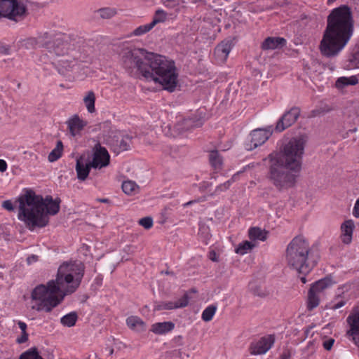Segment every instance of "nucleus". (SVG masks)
I'll return each instance as SVG.
<instances>
[{"label": "nucleus", "instance_id": "nucleus-1", "mask_svg": "<svg viewBox=\"0 0 359 359\" xmlns=\"http://www.w3.org/2000/svg\"><path fill=\"white\" fill-rule=\"evenodd\" d=\"M122 67L132 76H142L160 84L164 90L173 92L179 74L172 60L149 52L144 48H126L121 55Z\"/></svg>", "mask_w": 359, "mask_h": 359}, {"label": "nucleus", "instance_id": "nucleus-2", "mask_svg": "<svg viewBox=\"0 0 359 359\" xmlns=\"http://www.w3.org/2000/svg\"><path fill=\"white\" fill-rule=\"evenodd\" d=\"M122 67L132 76H142L160 84L164 90L173 92L179 74L172 60L149 52L144 48H126L121 55Z\"/></svg>", "mask_w": 359, "mask_h": 359}, {"label": "nucleus", "instance_id": "nucleus-3", "mask_svg": "<svg viewBox=\"0 0 359 359\" xmlns=\"http://www.w3.org/2000/svg\"><path fill=\"white\" fill-rule=\"evenodd\" d=\"M84 274L81 262H66L60 266L55 280L41 284L31 293L32 309L50 312L63 300L65 296L74 292L79 287Z\"/></svg>", "mask_w": 359, "mask_h": 359}, {"label": "nucleus", "instance_id": "nucleus-4", "mask_svg": "<svg viewBox=\"0 0 359 359\" xmlns=\"http://www.w3.org/2000/svg\"><path fill=\"white\" fill-rule=\"evenodd\" d=\"M307 137L300 135L291 138L280 148V156H271V180L278 189L294 186L302 170Z\"/></svg>", "mask_w": 359, "mask_h": 359}, {"label": "nucleus", "instance_id": "nucleus-5", "mask_svg": "<svg viewBox=\"0 0 359 359\" xmlns=\"http://www.w3.org/2000/svg\"><path fill=\"white\" fill-rule=\"evenodd\" d=\"M354 24L351 9L341 6L333 9L327 18V25L319 44L322 55L337 56L353 36Z\"/></svg>", "mask_w": 359, "mask_h": 359}, {"label": "nucleus", "instance_id": "nucleus-6", "mask_svg": "<svg viewBox=\"0 0 359 359\" xmlns=\"http://www.w3.org/2000/svg\"><path fill=\"white\" fill-rule=\"evenodd\" d=\"M18 218L29 229L44 227L49 222L48 215H55L60 210V199L53 200L52 196L43 198L31 189L18 198Z\"/></svg>", "mask_w": 359, "mask_h": 359}, {"label": "nucleus", "instance_id": "nucleus-7", "mask_svg": "<svg viewBox=\"0 0 359 359\" xmlns=\"http://www.w3.org/2000/svg\"><path fill=\"white\" fill-rule=\"evenodd\" d=\"M320 256L310 246L303 236L292 238L285 250V259L288 266L299 274H308L316 266Z\"/></svg>", "mask_w": 359, "mask_h": 359}, {"label": "nucleus", "instance_id": "nucleus-8", "mask_svg": "<svg viewBox=\"0 0 359 359\" xmlns=\"http://www.w3.org/2000/svg\"><path fill=\"white\" fill-rule=\"evenodd\" d=\"M334 282L331 277L327 276L313 283L309 290L307 297V309L312 311L316 308L327 289L331 287Z\"/></svg>", "mask_w": 359, "mask_h": 359}, {"label": "nucleus", "instance_id": "nucleus-9", "mask_svg": "<svg viewBox=\"0 0 359 359\" xmlns=\"http://www.w3.org/2000/svg\"><path fill=\"white\" fill-rule=\"evenodd\" d=\"M27 14V6L20 0H0V18L18 21Z\"/></svg>", "mask_w": 359, "mask_h": 359}, {"label": "nucleus", "instance_id": "nucleus-10", "mask_svg": "<svg viewBox=\"0 0 359 359\" xmlns=\"http://www.w3.org/2000/svg\"><path fill=\"white\" fill-rule=\"evenodd\" d=\"M110 155L107 149L100 143H97L93 149L92 160L90 165L95 169H102L109 165Z\"/></svg>", "mask_w": 359, "mask_h": 359}, {"label": "nucleus", "instance_id": "nucleus-11", "mask_svg": "<svg viewBox=\"0 0 359 359\" xmlns=\"http://www.w3.org/2000/svg\"><path fill=\"white\" fill-rule=\"evenodd\" d=\"M300 115V109L293 107L285 111L276 123L274 131L281 133L292 126L298 119Z\"/></svg>", "mask_w": 359, "mask_h": 359}, {"label": "nucleus", "instance_id": "nucleus-12", "mask_svg": "<svg viewBox=\"0 0 359 359\" xmlns=\"http://www.w3.org/2000/svg\"><path fill=\"white\" fill-rule=\"evenodd\" d=\"M132 137L123 132H116L108 141L111 150L116 154L127 151L130 149Z\"/></svg>", "mask_w": 359, "mask_h": 359}, {"label": "nucleus", "instance_id": "nucleus-13", "mask_svg": "<svg viewBox=\"0 0 359 359\" xmlns=\"http://www.w3.org/2000/svg\"><path fill=\"white\" fill-rule=\"evenodd\" d=\"M269 137L268 132L266 130L262 128L254 130L245 141V148L248 151H251L263 144Z\"/></svg>", "mask_w": 359, "mask_h": 359}, {"label": "nucleus", "instance_id": "nucleus-14", "mask_svg": "<svg viewBox=\"0 0 359 359\" xmlns=\"http://www.w3.org/2000/svg\"><path fill=\"white\" fill-rule=\"evenodd\" d=\"M49 38L48 33L39 35L37 37H29L20 41V46L27 50L36 49L38 48H46L50 49L52 47L48 44L47 39Z\"/></svg>", "mask_w": 359, "mask_h": 359}, {"label": "nucleus", "instance_id": "nucleus-15", "mask_svg": "<svg viewBox=\"0 0 359 359\" xmlns=\"http://www.w3.org/2000/svg\"><path fill=\"white\" fill-rule=\"evenodd\" d=\"M233 43L230 39H225L219 43L215 48L214 54L217 61L224 62L231 52Z\"/></svg>", "mask_w": 359, "mask_h": 359}, {"label": "nucleus", "instance_id": "nucleus-16", "mask_svg": "<svg viewBox=\"0 0 359 359\" xmlns=\"http://www.w3.org/2000/svg\"><path fill=\"white\" fill-rule=\"evenodd\" d=\"M269 350V337H264L253 341L249 348L251 355H257L266 353Z\"/></svg>", "mask_w": 359, "mask_h": 359}, {"label": "nucleus", "instance_id": "nucleus-17", "mask_svg": "<svg viewBox=\"0 0 359 359\" xmlns=\"http://www.w3.org/2000/svg\"><path fill=\"white\" fill-rule=\"evenodd\" d=\"M347 323L350 325V330L347 334L352 337L355 344L359 347V311L347 318Z\"/></svg>", "mask_w": 359, "mask_h": 359}, {"label": "nucleus", "instance_id": "nucleus-18", "mask_svg": "<svg viewBox=\"0 0 359 359\" xmlns=\"http://www.w3.org/2000/svg\"><path fill=\"white\" fill-rule=\"evenodd\" d=\"M70 134L75 137L80 134L81 131L87 125V122L75 114L67 121Z\"/></svg>", "mask_w": 359, "mask_h": 359}, {"label": "nucleus", "instance_id": "nucleus-19", "mask_svg": "<svg viewBox=\"0 0 359 359\" xmlns=\"http://www.w3.org/2000/svg\"><path fill=\"white\" fill-rule=\"evenodd\" d=\"M355 224L352 219L344 221L341 225V240L344 244L348 245L352 241Z\"/></svg>", "mask_w": 359, "mask_h": 359}, {"label": "nucleus", "instance_id": "nucleus-20", "mask_svg": "<svg viewBox=\"0 0 359 359\" xmlns=\"http://www.w3.org/2000/svg\"><path fill=\"white\" fill-rule=\"evenodd\" d=\"M48 44L52 48L48 49L49 53H54L56 55H64L67 53L68 43L63 42L60 39H56L53 43L50 41V37L47 39Z\"/></svg>", "mask_w": 359, "mask_h": 359}, {"label": "nucleus", "instance_id": "nucleus-21", "mask_svg": "<svg viewBox=\"0 0 359 359\" xmlns=\"http://www.w3.org/2000/svg\"><path fill=\"white\" fill-rule=\"evenodd\" d=\"M89 163H85L83 158L80 157L76 159V171L77 173L78 179L83 181L89 175L91 168Z\"/></svg>", "mask_w": 359, "mask_h": 359}, {"label": "nucleus", "instance_id": "nucleus-22", "mask_svg": "<svg viewBox=\"0 0 359 359\" xmlns=\"http://www.w3.org/2000/svg\"><path fill=\"white\" fill-rule=\"evenodd\" d=\"M126 325L136 332H142L146 330V323L138 316H131L126 318Z\"/></svg>", "mask_w": 359, "mask_h": 359}, {"label": "nucleus", "instance_id": "nucleus-23", "mask_svg": "<svg viewBox=\"0 0 359 359\" xmlns=\"http://www.w3.org/2000/svg\"><path fill=\"white\" fill-rule=\"evenodd\" d=\"M175 328V324L171 321L156 323L151 325V332L156 334H165Z\"/></svg>", "mask_w": 359, "mask_h": 359}, {"label": "nucleus", "instance_id": "nucleus-24", "mask_svg": "<svg viewBox=\"0 0 359 359\" xmlns=\"http://www.w3.org/2000/svg\"><path fill=\"white\" fill-rule=\"evenodd\" d=\"M248 236L255 243L257 241H264L267 238V231L259 227H252L248 231Z\"/></svg>", "mask_w": 359, "mask_h": 359}, {"label": "nucleus", "instance_id": "nucleus-25", "mask_svg": "<svg viewBox=\"0 0 359 359\" xmlns=\"http://www.w3.org/2000/svg\"><path fill=\"white\" fill-rule=\"evenodd\" d=\"M83 101L89 113L92 114L95 111V95L93 91L90 90L87 92L83 97Z\"/></svg>", "mask_w": 359, "mask_h": 359}, {"label": "nucleus", "instance_id": "nucleus-26", "mask_svg": "<svg viewBox=\"0 0 359 359\" xmlns=\"http://www.w3.org/2000/svg\"><path fill=\"white\" fill-rule=\"evenodd\" d=\"M209 160L212 167L215 170H220L222 169L223 160L217 151H212L210 153Z\"/></svg>", "mask_w": 359, "mask_h": 359}, {"label": "nucleus", "instance_id": "nucleus-27", "mask_svg": "<svg viewBox=\"0 0 359 359\" xmlns=\"http://www.w3.org/2000/svg\"><path fill=\"white\" fill-rule=\"evenodd\" d=\"M256 246L257 243L252 241H244L238 244V247L236 248V252L243 255L247 254Z\"/></svg>", "mask_w": 359, "mask_h": 359}, {"label": "nucleus", "instance_id": "nucleus-28", "mask_svg": "<svg viewBox=\"0 0 359 359\" xmlns=\"http://www.w3.org/2000/svg\"><path fill=\"white\" fill-rule=\"evenodd\" d=\"M75 61H69L68 60L62 59L58 61L57 66V71L61 74H65L70 71L74 66Z\"/></svg>", "mask_w": 359, "mask_h": 359}, {"label": "nucleus", "instance_id": "nucleus-29", "mask_svg": "<svg viewBox=\"0 0 359 359\" xmlns=\"http://www.w3.org/2000/svg\"><path fill=\"white\" fill-rule=\"evenodd\" d=\"M238 173H236V174L233 175L231 177V179H229L226 182L218 185L215 189L214 194L219 195L222 192H224V191L228 190L229 189V187H231V185L238 180Z\"/></svg>", "mask_w": 359, "mask_h": 359}, {"label": "nucleus", "instance_id": "nucleus-30", "mask_svg": "<svg viewBox=\"0 0 359 359\" xmlns=\"http://www.w3.org/2000/svg\"><path fill=\"white\" fill-rule=\"evenodd\" d=\"M78 316L76 312H71L65 315L60 319V323L62 325L71 327H73L77 320Z\"/></svg>", "mask_w": 359, "mask_h": 359}, {"label": "nucleus", "instance_id": "nucleus-31", "mask_svg": "<svg viewBox=\"0 0 359 359\" xmlns=\"http://www.w3.org/2000/svg\"><path fill=\"white\" fill-rule=\"evenodd\" d=\"M63 144L61 141H58L55 147L50 151L48 159L50 162H54L58 160L62 154Z\"/></svg>", "mask_w": 359, "mask_h": 359}, {"label": "nucleus", "instance_id": "nucleus-32", "mask_svg": "<svg viewBox=\"0 0 359 359\" xmlns=\"http://www.w3.org/2000/svg\"><path fill=\"white\" fill-rule=\"evenodd\" d=\"M217 311V306L209 305L203 311L201 318L205 322L210 321L214 317Z\"/></svg>", "mask_w": 359, "mask_h": 359}, {"label": "nucleus", "instance_id": "nucleus-33", "mask_svg": "<svg viewBox=\"0 0 359 359\" xmlns=\"http://www.w3.org/2000/svg\"><path fill=\"white\" fill-rule=\"evenodd\" d=\"M138 188L137 184L133 181H125L122 184V189L128 195L134 194Z\"/></svg>", "mask_w": 359, "mask_h": 359}, {"label": "nucleus", "instance_id": "nucleus-34", "mask_svg": "<svg viewBox=\"0 0 359 359\" xmlns=\"http://www.w3.org/2000/svg\"><path fill=\"white\" fill-rule=\"evenodd\" d=\"M358 80L355 76H351L349 78L340 77L337 79L336 82V86L338 88H342L348 85H355L356 83H358Z\"/></svg>", "mask_w": 359, "mask_h": 359}, {"label": "nucleus", "instance_id": "nucleus-35", "mask_svg": "<svg viewBox=\"0 0 359 359\" xmlns=\"http://www.w3.org/2000/svg\"><path fill=\"white\" fill-rule=\"evenodd\" d=\"M167 19V13L161 9H158L156 11L152 21L150 22L154 27L158 23L163 22Z\"/></svg>", "mask_w": 359, "mask_h": 359}, {"label": "nucleus", "instance_id": "nucleus-36", "mask_svg": "<svg viewBox=\"0 0 359 359\" xmlns=\"http://www.w3.org/2000/svg\"><path fill=\"white\" fill-rule=\"evenodd\" d=\"M154 27L149 22L148 24L142 25L135 29L131 35L133 36H142L143 34H147L149 31H151Z\"/></svg>", "mask_w": 359, "mask_h": 359}, {"label": "nucleus", "instance_id": "nucleus-37", "mask_svg": "<svg viewBox=\"0 0 359 359\" xmlns=\"http://www.w3.org/2000/svg\"><path fill=\"white\" fill-rule=\"evenodd\" d=\"M177 306L175 302H162L155 306V310L161 311V310H172L176 309Z\"/></svg>", "mask_w": 359, "mask_h": 359}, {"label": "nucleus", "instance_id": "nucleus-38", "mask_svg": "<svg viewBox=\"0 0 359 359\" xmlns=\"http://www.w3.org/2000/svg\"><path fill=\"white\" fill-rule=\"evenodd\" d=\"M286 40L282 37H271V49L280 48L285 46Z\"/></svg>", "mask_w": 359, "mask_h": 359}, {"label": "nucleus", "instance_id": "nucleus-39", "mask_svg": "<svg viewBox=\"0 0 359 359\" xmlns=\"http://www.w3.org/2000/svg\"><path fill=\"white\" fill-rule=\"evenodd\" d=\"M99 13L102 18H110L116 14L115 11L109 8H102L99 11Z\"/></svg>", "mask_w": 359, "mask_h": 359}, {"label": "nucleus", "instance_id": "nucleus-40", "mask_svg": "<svg viewBox=\"0 0 359 359\" xmlns=\"http://www.w3.org/2000/svg\"><path fill=\"white\" fill-rule=\"evenodd\" d=\"M139 224L146 229H149L153 226V219L151 217H146L140 219Z\"/></svg>", "mask_w": 359, "mask_h": 359}, {"label": "nucleus", "instance_id": "nucleus-41", "mask_svg": "<svg viewBox=\"0 0 359 359\" xmlns=\"http://www.w3.org/2000/svg\"><path fill=\"white\" fill-rule=\"evenodd\" d=\"M189 297L187 294H185L183 297H182L179 300L175 302L176 303L177 308H183L188 305Z\"/></svg>", "mask_w": 359, "mask_h": 359}, {"label": "nucleus", "instance_id": "nucleus-42", "mask_svg": "<svg viewBox=\"0 0 359 359\" xmlns=\"http://www.w3.org/2000/svg\"><path fill=\"white\" fill-rule=\"evenodd\" d=\"M2 207L8 211L14 210V206L10 200L4 201L2 203Z\"/></svg>", "mask_w": 359, "mask_h": 359}, {"label": "nucleus", "instance_id": "nucleus-43", "mask_svg": "<svg viewBox=\"0 0 359 359\" xmlns=\"http://www.w3.org/2000/svg\"><path fill=\"white\" fill-rule=\"evenodd\" d=\"M345 304H346V301L341 299L338 302L332 303L330 306V309L332 310H337V309L344 306Z\"/></svg>", "mask_w": 359, "mask_h": 359}, {"label": "nucleus", "instance_id": "nucleus-44", "mask_svg": "<svg viewBox=\"0 0 359 359\" xmlns=\"http://www.w3.org/2000/svg\"><path fill=\"white\" fill-rule=\"evenodd\" d=\"M25 154L27 157H29L31 161L34 162H39V157L37 154L32 151H25Z\"/></svg>", "mask_w": 359, "mask_h": 359}, {"label": "nucleus", "instance_id": "nucleus-45", "mask_svg": "<svg viewBox=\"0 0 359 359\" xmlns=\"http://www.w3.org/2000/svg\"><path fill=\"white\" fill-rule=\"evenodd\" d=\"M334 340L333 339H329L323 342V347L325 350H330L334 344Z\"/></svg>", "mask_w": 359, "mask_h": 359}, {"label": "nucleus", "instance_id": "nucleus-46", "mask_svg": "<svg viewBox=\"0 0 359 359\" xmlns=\"http://www.w3.org/2000/svg\"><path fill=\"white\" fill-rule=\"evenodd\" d=\"M353 215L355 217L359 218V198L356 200L354 205Z\"/></svg>", "mask_w": 359, "mask_h": 359}, {"label": "nucleus", "instance_id": "nucleus-47", "mask_svg": "<svg viewBox=\"0 0 359 359\" xmlns=\"http://www.w3.org/2000/svg\"><path fill=\"white\" fill-rule=\"evenodd\" d=\"M28 339V334L27 332L22 333V336L20 338H18L17 341L19 344H22Z\"/></svg>", "mask_w": 359, "mask_h": 359}, {"label": "nucleus", "instance_id": "nucleus-48", "mask_svg": "<svg viewBox=\"0 0 359 359\" xmlns=\"http://www.w3.org/2000/svg\"><path fill=\"white\" fill-rule=\"evenodd\" d=\"M209 259L213 262H217L218 261V257H217V253L214 251V250H212L209 252V256H208Z\"/></svg>", "mask_w": 359, "mask_h": 359}, {"label": "nucleus", "instance_id": "nucleus-49", "mask_svg": "<svg viewBox=\"0 0 359 359\" xmlns=\"http://www.w3.org/2000/svg\"><path fill=\"white\" fill-rule=\"evenodd\" d=\"M262 48L264 50H269V36L266 38L262 43Z\"/></svg>", "mask_w": 359, "mask_h": 359}, {"label": "nucleus", "instance_id": "nucleus-50", "mask_svg": "<svg viewBox=\"0 0 359 359\" xmlns=\"http://www.w3.org/2000/svg\"><path fill=\"white\" fill-rule=\"evenodd\" d=\"M7 169V163L4 160L0 159V172H4Z\"/></svg>", "mask_w": 359, "mask_h": 359}, {"label": "nucleus", "instance_id": "nucleus-51", "mask_svg": "<svg viewBox=\"0 0 359 359\" xmlns=\"http://www.w3.org/2000/svg\"><path fill=\"white\" fill-rule=\"evenodd\" d=\"M18 325L19 328L21 330L22 333L26 332L27 324L25 323L19 321L18 323Z\"/></svg>", "mask_w": 359, "mask_h": 359}, {"label": "nucleus", "instance_id": "nucleus-52", "mask_svg": "<svg viewBox=\"0 0 359 359\" xmlns=\"http://www.w3.org/2000/svg\"><path fill=\"white\" fill-rule=\"evenodd\" d=\"M37 260V256L36 255H32L30 257H28L27 259V263L29 264H32L34 262H36Z\"/></svg>", "mask_w": 359, "mask_h": 359}, {"label": "nucleus", "instance_id": "nucleus-53", "mask_svg": "<svg viewBox=\"0 0 359 359\" xmlns=\"http://www.w3.org/2000/svg\"><path fill=\"white\" fill-rule=\"evenodd\" d=\"M290 353L289 351H285L284 353H283L280 355V358L281 359H289L290 358Z\"/></svg>", "mask_w": 359, "mask_h": 359}, {"label": "nucleus", "instance_id": "nucleus-54", "mask_svg": "<svg viewBox=\"0 0 359 359\" xmlns=\"http://www.w3.org/2000/svg\"><path fill=\"white\" fill-rule=\"evenodd\" d=\"M302 275H303V276H302V277H300V280H301V281H302V283H306V281H307V280H306V276L307 274H305V275H304V274H302Z\"/></svg>", "mask_w": 359, "mask_h": 359}, {"label": "nucleus", "instance_id": "nucleus-55", "mask_svg": "<svg viewBox=\"0 0 359 359\" xmlns=\"http://www.w3.org/2000/svg\"><path fill=\"white\" fill-rule=\"evenodd\" d=\"M270 341H271V347L273 346L274 341H275V338H274V336L271 334V339H270Z\"/></svg>", "mask_w": 359, "mask_h": 359}, {"label": "nucleus", "instance_id": "nucleus-56", "mask_svg": "<svg viewBox=\"0 0 359 359\" xmlns=\"http://www.w3.org/2000/svg\"><path fill=\"white\" fill-rule=\"evenodd\" d=\"M173 0H167L165 3V6H171V3L173 2Z\"/></svg>", "mask_w": 359, "mask_h": 359}, {"label": "nucleus", "instance_id": "nucleus-57", "mask_svg": "<svg viewBox=\"0 0 359 359\" xmlns=\"http://www.w3.org/2000/svg\"><path fill=\"white\" fill-rule=\"evenodd\" d=\"M99 201L102 203H108L109 202L108 198H101V199H99Z\"/></svg>", "mask_w": 359, "mask_h": 359}, {"label": "nucleus", "instance_id": "nucleus-58", "mask_svg": "<svg viewBox=\"0 0 359 359\" xmlns=\"http://www.w3.org/2000/svg\"><path fill=\"white\" fill-rule=\"evenodd\" d=\"M192 2H194V3H197V2L205 3V1L204 0H192Z\"/></svg>", "mask_w": 359, "mask_h": 359}, {"label": "nucleus", "instance_id": "nucleus-59", "mask_svg": "<svg viewBox=\"0 0 359 359\" xmlns=\"http://www.w3.org/2000/svg\"><path fill=\"white\" fill-rule=\"evenodd\" d=\"M193 203H194L193 201H189L188 203H187L185 204V205H186V206H187V205H189L192 204Z\"/></svg>", "mask_w": 359, "mask_h": 359}, {"label": "nucleus", "instance_id": "nucleus-60", "mask_svg": "<svg viewBox=\"0 0 359 359\" xmlns=\"http://www.w3.org/2000/svg\"><path fill=\"white\" fill-rule=\"evenodd\" d=\"M336 0H328V2L330 3V2H334Z\"/></svg>", "mask_w": 359, "mask_h": 359}, {"label": "nucleus", "instance_id": "nucleus-61", "mask_svg": "<svg viewBox=\"0 0 359 359\" xmlns=\"http://www.w3.org/2000/svg\"><path fill=\"white\" fill-rule=\"evenodd\" d=\"M113 352H114V350L111 348V349L110 350V354H112V353H113Z\"/></svg>", "mask_w": 359, "mask_h": 359}]
</instances>
